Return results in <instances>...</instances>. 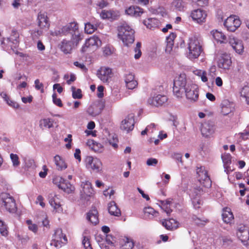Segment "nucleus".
<instances>
[{
	"instance_id": "1",
	"label": "nucleus",
	"mask_w": 249,
	"mask_h": 249,
	"mask_svg": "<svg viewBox=\"0 0 249 249\" xmlns=\"http://www.w3.org/2000/svg\"><path fill=\"white\" fill-rule=\"evenodd\" d=\"M173 93L178 98H181L185 93L187 99L196 101L198 98V88L196 85L187 81L185 73H181L174 82Z\"/></svg>"
},
{
	"instance_id": "2",
	"label": "nucleus",
	"mask_w": 249,
	"mask_h": 249,
	"mask_svg": "<svg viewBox=\"0 0 249 249\" xmlns=\"http://www.w3.org/2000/svg\"><path fill=\"white\" fill-rule=\"evenodd\" d=\"M118 36L125 45L128 46L134 41V31L127 23H122L118 27Z\"/></svg>"
},
{
	"instance_id": "3",
	"label": "nucleus",
	"mask_w": 249,
	"mask_h": 249,
	"mask_svg": "<svg viewBox=\"0 0 249 249\" xmlns=\"http://www.w3.org/2000/svg\"><path fill=\"white\" fill-rule=\"evenodd\" d=\"M188 49L187 57L192 60L197 58L203 51L201 40L196 36L190 38Z\"/></svg>"
},
{
	"instance_id": "4",
	"label": "nucleus",
	"mask_w": 249,
	"mask_h": 249,
	"mask_svg": "<svg viewBox=\"0 0 249 249\" xmlns=\"http://www.w3.org/2000/svg\"><path fill=\"white\" fill-rule=\"evenodd\" d=\"M0 207L5 208L11 213H15L17 211V206L14 198L9 194L2 193L0 198Z\"/></svg>"
},
{
	"instance_id": "5",
	"label": "nucleus",
	"mask_w": 249,
	"mask_h": 249,
	"mask_svg": "<svg viewBox=\"0 0 249 249\" xmlns=\"http://www.w3.org/2000/svg\"><path fill=\"white\" fill-rule=\"evenodd\" d=\"M37 24L39 30H35L32 33L33 38L38 37L43 34V30H47L50 27L48 18L46 13L40 12L37 16Z\"/></svg>"
},
{
	"instance_id": "6",
	"label": "nucleus",
	"mask_w": 249,
	"mask_h": 249,
	"mask_svg": "<svg viewBox=\"0 0 249 249\" xmlns=\"http://www.w3.org/2000/svg\"><path fill=\"white\" fill-rule=\"evenodd\" d=\"M196 173L198 175V181L204 187L208 188L212 185V181L208 175L205 167H197Z\"/></svg>"
},
{
	"instance_id": "7",
	"label": "nucleus",
	"mask_w": 249,
	"mask_h": 249,
	"mask_svg": "<svg viewBox=\"0 0 249 249\" xmlns=\"http://www.w3.org/2000/svg\"><path fill=\"white\" fill-rule=\"evenodd\" d=\"M67 242L65 235L63 234L61 229H57L55 230L53 236V239L51 243V246H54L56 248H59L62 245L66 244Z\"/></svg>"
},
{
	"instance_id": "8",
	"label": "nucleus",
	"mask_w": 249,
	"mask_h": 249,
	"mask_svg": "<svg viewBox=\"0 0 249 249\" xmlns=\"http://www.w3.org/2000/svg\"><path fill=\"white\" fill-rule=\"evenodd\" d=\"M113 73L112 70L106 67H102L97 71L98 77L104 83L108 84L111 81Z\"/></svg>"
},
{
	"instance_id": "9",
	"label": "nucleus",
	"mask_w": 249,
	"mask_h": 249,
	"mask_svg": "<svg viewBox=\"0 0 249 249\" xmlns=\"http://www.w3.org/2000/svg\"><path fill=\"white\" fill-rule=\"evenodd\" d=\"M241 21L239 18L235 15L229 17L224 22V26L227 30L230 32H234L240 27Z\"/></svg>"
},
{
	"instance_id": "10",
	"label": "nucleus",
	"mask_w": 249,
	"mask_h": 249,
	"mask_svg": "<svg viewBox=\"0 0 249 249\" xmlns=\"http://www.w3.org/2000/svg\"><path fill=\"white\" fill-rule=\"evenodd\" d=\"M104 108V103L100 101H96L91 104L87 109V113L92 117L99 115Z\"/></svg>"
},
{
	"instance_id": "11",
	"label": "nucleus",
	"mask_w": 249,
	"mask_h": 249,
	"mask_svg": "<svg viewBox=\"0 0 249 249\" xmlns=\"http://www.w3.org/2000/svg\"><path fill=\"white\" fill-rule=\"evenodd\" d=\"M102 42L100 38L95 36H93L87 39L81 49V52H86L88 48L96 49L101 45Z\"/></svg>"
},
{
	"instance_id": "12",
	"label": "nucleus",
	"mask_w": 249,
	"mask_h": 249,
	"mask_svg": "<svg viewBox=\"0 0 249 249\" xmlns=\"http://www.w3.org/2000/svg\"><path fill=\"white\" fill-rule=\"evenodd\" d=\"M237 236L241 241L246 245L249 239V229L248 227L244 225L240 224L237 229Z\"/></svg>"
},
{
	"instance_id": "13",
	"label": "nucleus",
	"mask_w": 249,
	"mask_h": 249,
	"mask_svg": "<svg viewBox=\"0 0 249 249\" xmlns=\"http://www.w3.org/2000/svg\"><path fill=\"white\" fill-rule=\"evenodd\" d=\"M86 162L88 168L91 169L97 172L101 170L102 164L99 159L89 156L86 158Z\"/></svg>"
},
{
	"instance_id": "14",
	"label": "nucleus",
	"mask_w": 249,
	"mask_h": 249,
	"mask_svg": "<svg viewBox=\"0 0 249 249\" xmlns=\"http://www.w3.org/2000/svg\"><path fill=\"white\" fill-rule=\"evenodd\" d=\"M228 42L232 49L238 54H241L244 51V47L242 41L233 36H229Z\"/></svg>"
},
{
	"instance_id": "15",
	"label": "nucleus",
	"mask_w": 249,
	"mask_h": 249,
	"mask_svg": "<svg viewBox=\"0 0 249 249\" xmlns=\"http://www.w3.org/2000/svg\"><path fill=\"white\" fill-rule=\"evenodd\" d=\"M167 100V97L166 96L158 94L149 98L147 102L149 105L159 107L165 104Z\"/></svg>"
},
{
	"instance_id": "16",
	"label": "nucleus",
	"mask_w": 249,
	"mask_h": 249,
	"mask_svg": "<svg viewBox=\"0 0 249 249\" xmlns=\"http://www.w3.org/2000/svg\"><path fill=\"white\" fill-rule=\"evenodd\" d=\"M191 16L194 20L200 24L205 21L207 14L205 11L197 9L192 12Z\"/></svg>"
},
{
	"instance_id": "17",
	"label": "nucleus",
	"mask_w": 249,
	"mask_h": 249,
	"mask_svg": "<svg viewBox=\"0 0 249 249\" xmlns=\"http://www.w3.org/2000/svg\"><path fill=\"white\" fill-rule=\"evenodd\" d=\"M134 124L135 121L133 116L128 115L122 122L121 129L128 132L133 129Z\"/></svg>"
},
{
	"instance_id": "18",
	"label": "nucleus",
	"mask_w": 249,
	"mask_h": 249,
	"mask_svg": "<svg viewBox=\"0 0 249 249\" xmlns=\"http://www.w3.org/2000/svg\"><path fill=\"white\" fill-rule=\"evenodd\" d=\"M214 130L215 128L213 122L208 121L202 124L201 132L203 136L208 137L214 133Z\"/></svg>"
},
{
	"instance_id": "19",
	"label": "nucleus",
	"mask_w": 249,
	"mask_h": 249,
	"mask_svg": "<svg viewBox=\"0 0 249 249\" xmlns=\"http://www.w3.org/2000/svg\"><path fill=\"white\" fill-rule=\"evenodd\" d=\"M78 26L75 22H71L62 27V33L65 36L71 35V36L78 32Z\"/></svg>"
},
{
	"instance_id": "20",
	"label": "nucleus",
	"mask_w": 249,
	"mask_h": 249,
	"mask_svg": "<svg viewBox=\"0 0 249 249\" xmlns=\"http://www.w3.org/2000/svg\"><path fill=\"white\" fill-rule=\"evenodd\" d=\"M81 186L82 188L81 191L82 197L86 198V197H90L93 194V189L92 188L91 183L89 181H83Z\"/></svg>"
},
{
	"instance_id": "21",
	"label": "nucleus",
	"mask_w": 249,
	"mask_h": 249,
	"mask_svg": "<svg viewBox=\"0 0 249 249\" xmlns=\"http://www.w3.org/2000/svg\"><path fill=\"white\" fill-rule=\"evenodd\" d=\"M231 64V58L228 54H223L218 61V67L224 69H229Z\"/></svg>"
},
{
	"instance_id": "22",
	"label": "nucleus",
	"mask_w": 249,
	"mask_h": 249,
	"mask_svg": "<svg viewBox=\"0 0 249 249\" xmlns=\"http://www.w3.org/2000/svg\"><path fill=\"white\" fill-rule=\"evenodd\" d=\"M221 113L223 115H227L234 110V104L227 100L222 101L221 104Z\"/></svg>"
},
{
	"instance_id": "23",
	"label": "nucleus",
	"mask_w": 249,
	"mask_h": 249,
	"mask_svg": "<svg viewBox=\"0 0 249 249\" xmlns=\"http://www.w3.org/2000/svg\"><path fill=\"white\" fill-rule=\"evenodd\" d=\"M162 225L167 230H176L179 227V223L174 219L171 218L169 220H164L162 222Z\"/></svg>"
},
{
	"instance_id": "24",
	"label": "nucleus",
	"mask_w": 249,
	"mask_h": 249,
	"mask_svg": "<svg viewBox=\"0 0 249 249\" xmlns=\"http://www.w3.org/2000/svg\"><path fill=\"white\" fill-rule=\"evenodd\" d=\"M74 47V43L71 40H63L61 42L60 49L65 53H70Z\"/></svg>"
},
{
	"instance_id": "25",
	"label": "nucleus",
	"mask_w": 249,
	"mask_h": 249,
	"mask_svg": "<svg viewBox=\"0 0 249 249\" xmlns=\"http://www.w3.org/2000/svg\"><path fill=\"white\" fill-rule=\"evenodd\" d=\"M103 19H115L119 16V12L112 10H103L100 14Z\"/></svg>"
},
{
	"instance_id": "26",
	"label": "nucleus",
	"mask_w": 249,
	"mask_h": 249,
	"mask_svg": "<svg viewBox=\"0 0 249 249\" xmlns=\"http://www.w3.org/2000/svg\"><path fill=\"white\" fill-rule=\"evenodd\" d=\"M126 14L136 17H140L143 13L142 9L135 6H130L125 10Z\"/></svg>"
},
{
	"instance_id": "27",
	"label": "nucleus",
	"mask_w": 249,
	"mask_h": 249,
	"mask_svg": "<svg viewBox=\"0 0 249 249\" xmlns=\"http://www.w3.org/2000/svg\"><path fill=\"white\" fill-rule=\"evenodd\" d=\"M108 213L112 215L120 216L121 214L120 210L118 208L114 201H111L108 204Z\"/></svg>"
},
{
	"instance_id": "28",
	"label": "nucleus",
	"mask_w": 249,
	"mask_h": 249,
	"mask_svg": "<svg viewBox=\"0 0 249 249\" xmlns=\"http://www.w3.org/2000/svg\"><path fill=\"white\" fill-rule=\"evenodd\" d=\"M87 219L94 225H96L99 222L98 212L94 209L90 211L88 213Z\"/></svg>"
},
{
	"instance_id": "29",
	"label": "nucleus",
	"mask_w": 249,
	"mask_h": 249,
	"mask_svg": "<svg viewBox=\"0 0 249 249\" xmlns=\"http://www.w3.org/2000/svg\"><path fill=\"white\" fill-rule=\"evenodd\" d=\"M176 37V35L174 33H171L170 35L166 37V46L165 52L170 53L172 50L174 45V40Z\"/></svg>"
},
{
	"instance_id": "30",
	"label": "nucleus",
	"mask_w": 249,
	"mask_h": 249,
	"mask_svg": "<svg viewBox=\"0 0 249 249\" xmlns=\"http://www.w3.org/2000/svg\"><path fill=\"white\" fill-rule=\"evenodd\" d=\"M222 215L224 222L226 223H231L234 218L232 212L228 208L224 209Z\"/></svg>"
},
{
	"instance_id": "31",
	"label": "nucleus",
	"mask_w": 249,
	"mask_h": 249,
	"mask_svg": "<svg viewBox=\"0 0 249 249\" xmlns=\"http://www.w3.org/2000/svg\"><path fill=\"white\" fill-rule=\"evenodd\" d=\"M49 203L55 210L58 209L61 206L59 198L56 195L50 194L49 195Z\"/></svg>"
},
{
	"instance_id": "32",
	"label": "nucleus",
	"mask_w": 249,
	"mask_h": 249,
	"mask_svg": "<svg viewBox=\"0 0 249 249\" xmlns=\"http://www.w3.org/2000/svg\"><path fill=\"white\" fill-rule=\"evenodd\" d=\"M221 158L224 163L225 171L228 173L230 171H231L229 166L231 163V156L230 154H224L222 155Z\"/></svg>"
},
{
	"instance_id": "33",
	"label": "nucleus",
	"mask_w": 249,
	"mask_h": 249,
	"mask_svg": "<svg viewBox=\"0 0 249 249\" xmlns=\"http://www.w3.org/2000/svg\"><path fill=\"white\" fill-rule=\"evenodd\" d=\"M54 160L57 170H63L67 167L64 160L59 155H56L54 157Z\"/></svg>"
},
{
	"instance_id": "34",
	"label": "nucleus",
	"mask_w": 249,
	"mask_h": 249,
	"mask_svg": "<svg viewBox=\"0 0 249 249\" xmlns=\"http://www.w3.org/2000/svg\"><path fill=\"white\" fill-rule=\"evenodd\" d=\"M212 34L214 38L217 41H220L221 43H225L226 41H228L227 37L221 32L217 30L213 31L212 32Z\"/></svg>"
},
{
	"instance_id": "35",
	"label": "nucleus",
	"mask_w": 249,
	"mask_h": 249,
	"mask_svg": "<svg viewBox=\"0 0 249 249\" xmlns=\"http://www.w3.org/2000/svg\"><path fill=\"white\" fill-rule=\"evenodd\" d=\"M240 96L249 105V84L244 86L240 91Z\"/></svg>"
},
{
	"instance_id": "36",
	"label": "nucleus",
	"mask_w": 249,
	"mask_h": 249,
	"mask_svg": "<svg viewBox=\"0 0 249 249\" xmlns=\"http://www.w3.org/2000/svg\"><path fill=\"white\" fill-rule=\"evenodd\" d=\"M59 188L62 189L64 192L70 193L73 191L74 187L70 182L64 179L62 184H59Z\"/></svg>"
},
{
	"instance_id": "37",
	"label": "nucleus",
	"mask_w": 249,
	"mask_h": 249,
	"mask_svg": "<svg viewBox=\"0 0 249 249\" xmlns=\"http://www.w3.org/2000/svg\"><path fill=\"white\" fill-rule=\"evenodd\" d=\"M172 6L178 11H183L185 7V2L182 0H174Z\"/></svg>"
},
{
	"instance_id": "38",
	"label": "nucleus",
	"mask_w": 249,
	"mask_h": 249,
	"mask_svg": "<svg viewBox=\"0 0 249 249\" xmlns=\"http://www.w3.org/2000/svg\"><path fill=\"white\" fill-rule=\"evenodd\" d=\"M53 120L50 118L43 119L40 121V127L50 128L53 127Z\"/></svg>"
},
{
	"instance_id": "39",
	"label": "nucleus",
	"mask_w": 249,
	"mask_h": 249,
	"mask_svg": "<svg viewBox=\"0 0 249 249\" xmlns=\"http://www.w3.org/2000/svg\"><path fill=\"white\" fill-rule=\"evenodd\" d=\"M124 243L122 244L121 249H132L134 247V242L128 238L124 239Z\"/></svg>"
},
{
	"instance_id": "40",
	"label": "nucleus",
	"mask_w": 249,
	"mask_h": 249,
	"mask_svg": "<svg viewBox=\"0 0 249 249\" xmlns=\"http://www.w3.org/2000/svg\"><path fill=\"white\" fill-rule=\"evenodd\" d=\"M194 73L195 75L200 77L201 80L203 82H206L208 81V78L207 77V72L206 71L201 70H196L194 71Z\"/></svg>"
},
{
	"instance_id": "41",
	"label": "nucleus",
	"mask_w": 249,
	"mask_h": 249,
	"mask_svg": "<svg viewBox=\"0 0 249 249\" xmlns=\"http://www.w3.org/2000/svg\"><path fill=\"white\" fill-rule=\"evenodd\" d=\"M71 89L72 92V96L74 99H80L82 98L83 95L82 94V91L80 89H76L75 87L72 86L71 88Z\"/></svg>"
},
{
	"instance_id": "42",
	"label": "nucleus",
	"mask_w": 249,
	"mask_h": 249,
	"mask_svg": "<svg viewBox=\"0 0 249 249\" xmlns=\"http://www.w3.org/2000/svg\"><path fill=\"white\" fill-rule=\"evenodd\" d=\"M96 29V26L88 22L85 25V30L88 34H91L93 33Z\"/></svg>"
},
{
	"instance_id": "43",
	"label": "nucleus",
	"mask_w": 249,
	"mask_h": 249,
	"mask_svg": "<svg viewBox=\"0 0 249 249\" xmlns=\"http://www.w3.org/2000/svg\"><path fill=\"white\" fill-rule=\"evenodd\" d=\"M204 192L205 191L202 187H200V186L196 187L194 188L192 191V195L193 196L196 197L197 196H199L202 195Z\"/></svg>"
},
{
	"instance_id": "44",
	"label": "nucleus",
	"mask_w": 249,
	"mask_h": 249,
	"mask_svg": "<svg viewBox=\"0 0 249 249\" xmlns=\"http://www.w3.org/2000/svg\"><path fill=\"white\" fill-rule=\"evenodd\" d=\"M82 39L79 31L71 36V40L72 43H74V46H77L79 42Z\"/></svg>"
},
{
	"instance_id": "45",
	"label": "nucleus",
	"mask_w": 249,
	"mask_h": 249,
	"mask_svg": "<svg viewBox=\"0 0 249 249\" xmlns=\"http://www.w3.org/2000/svg\"><path fill=\"white\" fill-rule=\"evenodd\" d=\"M82 244L85 249H93L91 246L90 238L89 236H84Z\"/></svg>"
},
{
	"instance_id": "46",
	"label": "nucleus",
	"mask_w": 249,
	"mask_h": 249,
	"mask_svg": "<svg viewBox=\"0 0 249 249\" xmlns=\"http://www.w3.org/2000/svg\"><path fill=\"white\" fill-rule=\"evenodd\" d=\"M10 158L14 167H18L19 165V158L17 154H11Z\"/></svg>"
},
{
	"instance_id": "47",
	"label": "nucleus",
	"mask_w": 249,
	"mask_h": 249,
	"mask_svg": "<svg viewBox=\"0 0 249 249\" xmlns=\"http://www.w3.org/2000/svg\"><path fill=\"white\" fill-rule=\"evenodd\" d=\"M125 83L135 81L134 75L132 72L127 71L124 75Z\"/></svg>"
},
{
	"instance_id": "48",
	"label": "nucleus",
	"mask_w": 249,
	"mask_h": 249,
	"mask_svg": "<svg viewBox=\"0 0 249 249\" xmlns=\"http://www.w3.org/2000/svg\"><path fill=\"white\" fill-rule=\"evenodd\" d=\"M193 220L194 223L198 226H203L208 221L207 219H201L196 216L193 217Z\"/></svg>"
},
{
	"instance_id": "49",
	"label": "nucleus",
	"mask_w": 249,
	"mask_h": 249,
	"mask_svg": "<svg viewBox=\"0 0 249 249\" xmlns=\"http://www.w3.org/2000/svg\"><path fill=\"white\" fill-rule=\"evenodd\" d=\"M0 232L3 236H6L8 233L6 225L1 220H0Z\"/></svg>"
},
{
	"instance_id": "50",
	"label": "nucleus",
	"mask_w": 249,
	"mask_h": 249,
	"mask_svg": "<svg viewBox=\"0 0 249 249\" xmlns=\"http://www.w3.org/2000/svg\"><path fill=\"white\" fill-rule=\"evenodd\" d=\"M141 46V43L137 42V43L136 44V46L135 48V52L136 53V54H135L134 57L136 59L139 58L141 56L142 53H141V51L140 50Z\"/></svg>"
},
{
	"instance_id": "51",
	"label": "nucleus",
	"mask_w": 249,
	"mask_h": 249,
	"mask_svg": "<svg viewBox=\"0 0 249 249\" xmlns=\"http://www.w3.org/2000/svg\"><path fill=\"white\" fill-rule=\"evenodd\" d=\"M64 179L60 176H56L53 178V183L59 188V184H61Z\"/></svg>"
},
{
	"instance_id": "52",
	"label": "nucleus",
	"mask_w": 249,
	"mask_h": 249,
	"mask_svg": "<svg viewBox=\"0 0 249 249\" xmlns=\"http://www.w3.org/2000/svg\"><path fill=\"white\" fill-rule=\"evenodd\" d=\"M52 97L53 102L55 105L58 106L59 107H62L63 104L62 103L61 100L60 98H57V95L55 93H54L53 94Z\"/></svg>"
},
{
	"instance_id": "53",
	"label": "nucleus",
	"mask_w": 249,
	"mask_h": 249,
	"mask_svg": "<svg viewBox=\"0 0 249 249\" xmlns=\"http://www.w3.org/2000/svg\"><path fill=\"white\" fill-rule=\"evenodd\" d=\"M125 84L126 87L128 89H133L137 87L138 83L137 81L135 80L131 82H126Z\"/></svg>"
},
{
	"instance_id": "54",
	"label": "nucleus",
	"mask_w": 249,
	"mask_h": 249,
	"mask_svg": "<svg viewBox=\"0 0 249 249\" xmlns=\"http://www.w3.org/2000/svg\"><path fill=\"white\" fill-rule=\"evenodd\" d=\"M35 88L37 90H41V92H44V89H43V84L42 83L40 82V81L39 79H36L35 81Z\"/></svg>"
},
{
	"instance_id": "55",
	"label": "nucleus",
	"mask_w": 249,
	"mask_h": 249,
	"mask_svg": "<svg viewBox=\"0 0 249 249\" xmlns=\"http://www.w3.org/2000/svg\"><path fill=\"white\" fill-rule=\"evenodd\" d=\"M158 162V160L155 158H149L146 161V164L148 166H156Z\"/></svg>"
},
{
	"instance_id": "56",
	"label": "nucleus",
	"mask_w": 249,
	"mask_h": 249,
	"mask_svg": "<svg viewBox=\"0 0 249 249\" xmlns=\"http://www.w3.org/2000/svg\"><path fill=\"white\" fill-rule=\"evenodd\" d=\"M199 6H204L208 4V0H193Z\"/></svg>"
},
{
	"instance_id": "57",
	"label": "nucleus",
	"mask_w": 249,
	"mask_h": 249,
	"mask_svg": "<svg viewBox=\"0 0 249 249\" xmlns=\"http://www.w3.org/2000/svg\"><path fill=\"white\" fill-rule=\"evenodd\" d=\"M155 19L148 18L147 20H144L143 22V24L147 27V28L151 29L153 27L152 23Z\"/></svg>"
},
{
	"instance_id": "58",
	"label": "nucleus",
	"mask_w": 249,
	"mask_h": 249,
	"mask_svg": "<svg viewBox=\"0 0 249 249\" xmlns=\"http://www.w3.org/2000/svg\"><path fill=\"white\" fill-rule=\"evenodd\" d=\"M144 213L148 215L151 214L153 215L156 213L155 211L151 207H146L143 210Z\"/></svg>"
},
{
	"instance_id": "59",
	"label": "nucleus",
	"mask_w": 249,
	"mask_h": 249,
	"mask_svg": "<svg viewBox=\"0 0 249 249\" xmlns=\"http://www.w3.org/2000/svg\"><path fill=\"white\" fill-rule=\"evenodd\" d=\"M104 88L102 86H98L97 88V95L98 97L101 98L104 96Z\"/></svg>"
},
{
	"instance_id": "60",
	"label": "nucleus",
	"mask_w": 249,
	"mask_h": 249,
	"mask_svg": "<svg viewBox=\"0 0 249 249\" xmlns=\"http://www.w3.org/2000/svg\"><path fill=\"white\" fill-rule=\"evenodd\" d=\"M106 241L108 245H113L114 241V238L110 234L106 235Z\"/></svg>"
},
{
	"instance_id": "61",
	"label": "nucleus",
	"mask_w": 249,
	"mask_h": 249,
	"mask_svg": "<svg viewBox=\"0 0 249 249\" xmlns=\"http://www.w3.org/2000/svg\"><path fill=\"white\" fill-rule=\"evenodd\" d=\"M7 103L14 108L18 109L19 107V104L15 101L9 100L7 101Z\"/></svg>"
},
{
	"instance_id": "62",
	"label": "nucleus",
	"mask_w": 249,
	"mask_h": 249,
	"mask_svg": "<svg viewBox=\"0 0 249 249\" xmlns=\"http://www.w3.org/2000/svg\"><path fill=\"white\" fill-rule=\"evenodd\" d=\"M62 27L58 30H55L53 32H52L51 35L53 36H65L63 33H62Z\"/></svg>"
},
{
	"instance_id": "63",
	"label": "nucleus",
	"mask_w": 249,
	"mask_h": 249,
	"mask_svg": "<svg viewBox=\"0 0 249 249\" xmlns=\"http://www.w3.org/2000/svg\"><path fill=\"white\" fill-rule=\"evenodd\" d=\"M44 198L41 196H38L36 199V203H39L42 207H44L45 204L43 202Z\"/></svg>"
},
{
	"instance_id": "64",
	"label": "nucleus",
	"mask_w": 249,
	"mask_h": 249,
	"mask_svg": "<svg viewBox=\"0 0 249 249\" xmlns=\"http://www.w3.org/2000/svg\"><path fill=\"white\" fill-rule=\"evenodd\" d=\"M80 153V150L79 149H76L75 153L74 154V156L76 159L78 160L79 161H80L81 160Z\"/></svg>"
}]
</instances>
